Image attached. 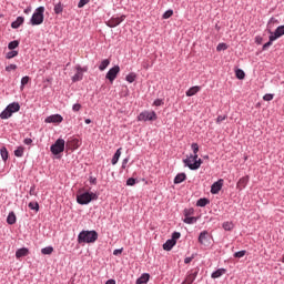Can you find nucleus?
Returning <instances> with one entry per match:
<instances>
[{
  "label": "nucleus",
  "mask_w": 284,
  "mask_h": 284,
  "mask_svg": "<svg viewBox=\"0 0 284 284\" xmlns=\"http://www.w3.org/2000/svg\"><path fill=\"white\" fill-rule=\"evenodd\" d=\"M12 70H17V64H9L6 67V72H12Z\"/></svg>",
  "instance_id": "51"
},
{
  "label": "nucleus",
  "mask_w": 284,
  "mask_h": 284,
  "mask_svg": "<svg viewBox=\"0 0 284 284\" xmlns=\"http://www.w3.org/2000/svg\"><path fill=\"white\" fill-rule=\"evenodd\" d=\"M223 190V179L217 180L211 185V194H219Z\"/></svg>",
  "instance_id": "13"
},
{
  "label": "nucleus",
  "mask_w": 284,
  "mask_h": 284,
  "mask_svg": "<svg viewBox=\"0 0 284 284\" xmlns=\"http://www.w3.org/2000/svg\"><path fill=\"white\" fill-rule=\"evenodd\" d=\"M18 45H19V40H13V41L9 42L8 49L9 50H17Z\"/></svg>",
  "instance_id": "38"
},
{
  "label": "nucleus",
  "mask_w": 284,
  "mask_h": 284,
  "mask_svg": "<svg viewBox=\"0 0 284 284\" xmlns=\"http://www.w3.org/2000/svg\"><path fill=\"white\" fill-rule=\"evenodd\" d=\"M179 239H181V233L180 232H173L171 241H179Z\"/></svg>",
  "instance_id": "48"
},
{
  "label": "nucleus",
  "mask_w": 284,
  "mask_h": 284,
  "mask_svg": "<svg viewBox=\"0 0 284 284\" xmlns=\"http://www.w3.org/2000/svg\"><path fill=\"white\" fill-rule=\"evenodd\" d=\"M205 205H210V199L207 197H201L196 201L197 207H205Z\"/></svg>",
  "instance_id": "23"
},
{
  "label": "nucleus",
  "mask_w": 284,
  "mask_h": 284,
  "mask_svg": "<svg viewBox=\"0 0 284 284\" xmlns=\"http://www.w3.org/2000/svg\"><path fill=\"white\" fill-rule=\"evenodd\" d=\"M183 163L186 168H189V170H192V171H196L201 168V165H203V160L197 158V160H195L193 163H192V160L190 159H184L183 160Z\"/></svg>",
  "instance_id": "6"
},
{
  "label": "nucleus",
  "mask_w": 284,
  "mask_h": 284,
  "mask_svg": "<svg viewBox=\"0 0 284 284\" xmlns=\"http://www.w3.org/2000/svg\"><path fill=\"white\" fill-rule=\"evenodd\" d=\"M72 83H77L78 81H83V73L81 71H78L72 78Z\"/></svg>",
  "instance_id": "27"
},
{
  "label": "nucleus",
  "mask_w": 284,
  "mask_h": 284,
  "mask_svg": "<svg viewBox=\"0 0 284 284\" xmlns=\"http://www.w3.org/2000/svg\"><path fill=\"white\" fill-rule=\"evenodd\" d=\"M150 281V275L149 273H143L136 281L135 284H148Z\"/></svg>",
  "instance_id": "19"
},
{
  "label": "nucleus",
  "mask_w": 284,
  "mask_h": 284,
  "mask_svg": "<svg viewBox=\"0 0 284 284\" xmlns=\"http://www.w3.org/2000/svg\"><path fill=\"white\" fill-rule=\"evenodd\" d=\"M268 32L273 36V38L271 39L276 41V39H281V37L284 36V24L277 27L274 32H272V30H270Z\"/></svg>",
  "instance_id": "14"
},
{
  "label": "nucleus",
  "mask_w": 284,
  "mask_h": 284,
  "mask_svg": "<svg viewBox=\"0 0 284 284\" xmlns=\"http://www.w3.org/2000/svg\"><path fill=\"white\" fill-rule=\"evenodd\" d=\"M236 79H240V81H243L245 79V71L242 69H236L235 71Z\"/></svg>",
  "instance_id": "32"
},
{
  "label": "nucleus",
  "mask_w": 284,
  "mask_h": 284,
  "mask_svg": "<svg viewBox=\"0 0 284 284\" xmlns=\"http://www.w3.org/2000/svg\"><path fill=\"white\" fill-rule=\"evenodd\" d=\"M108 65H110V60H109V59H104V60L100 63L99 70H100L101 72H103V70H105V69L108 68Z\"/></svg>",
  "instance_id": "31"
},
{
  "label": "nucleus",
  "mask_w": 284,
  "mask_h": 284,
  "mask_svg": "<svg viewBox=\"0 0 284 284\" xmlns=\"http://www.w3.org/2000/svg\"><path fill=\"white\" fill-rule=\"evenodd\" d=\"M173 14H174V10L169 9V10H166V11L163 13L162 18H163V19H170V17H172Z\"/></svg>",
  "instance_id": "43"
},
{
  "label": "nucleus",
  "mask_w": 284,
  "mask_h": 284,
  "mask_svg": "<svg viewBox=\"0 0 284 284\" xmlns=\"http://www.w3.org/2000/svg\"><path fill=\"white\" fill-rule=\"evenodd\" d=\"M30 196H37V186L32 185L29 191Z\"/></svg>",
  "instance_id": "49"
},
{
  "label": "nucleus",
  "mask_w": 284,
  "mask_h": 284,
  "mask_svg": "<svg viewBox=\"0 0 284 284\" xmlns=\"http://www.w3.org/2000/svg\"><path fill=\"white\" fill-rule=\"evenodd\" d=\"M174 245H176V241L170 239L163 244V250L165 252H172V247H174Z\"/></svg>",
  "instance_id": "18"
},
{
  "label": "nucleus",
  "mask_w": 284,
  "mask_h": 284,
  "mask_svg": "<svg viewBox=\"0 0 284 284\" xmlns=\"http://www.w3.org/2000/svg\"><path fill=\"white\" fill-rule=\"evenodd\" d=\"M216 50H217V52H221L223 50H227V43H225V42L219 43L217 47H216Z\"/></svg>",
  "instance_id": "44"
},
{
  "label": "nucleus",
  "mask_w": 284,
  "mask_h": 284,
  "mask_svg": "<svg viewBox=\"0 0 284 284\" xmlns=\"http://www.w3.org/2000/svg\"><path fill=\"white\" fill-rule=\"evenodd\" d=\"M98 200H99V194L90 191H85L77 195V203H79V205H89V203H92V201H98Z\"/></svg>",
  "instance_id": "2"
},
{
  "label": "nucleus",
  "mask_w": 284,
  "mask_h": 284,
  "mask_svg": "<svg viewBox=\"0 0 284 284\" xmlns=\"http://www.w3.org/2000/svg\"><path fill=\"white\" fill-rule=\"evenodd\" d=\"M186 159H192V161L195 162L196 160H199V153H193V155L191 154L190 158Z\"/></svg>",
  "instance_id": "59"
},
{
  "label": "nucleus",
  "mask_w": 284,
  "mask_h": 284,
  "mask_svg": "<svg viewBox=\"0 0 284 284\" xmlns=\"http://www.w3.org/2000/svg\"><path fill=\"white\" fill-rule=\"evenodd\" d=\"M21 110V104L19 102H12L6 106V109L0 113V119L7 120L10 119L14 113Z\"/></svg>",
  "instance_id": "3"
},
{
  "label": "nucleus",
  "mask_w": 284,
  "mask_h": 284,
  "mask_svg": "<svg viewBox=\"0 0 284 284\" xmlns=\"http://www.w3.org/2000/svg\"><path fill=\"white\" fill-rule=\"evenodd\" d=\"M119 72H121V67L114 65L106 72L105 79H108L110 83H114V80L119 77Z\"/></svg>",
  "instance_id": "7"
},
{
  "label": "nucleus",
  "mask_w": 284,
  "mask_h": 284,
  "mask_svg": "<svg viewBox=\"0 0 284 284\" xmlns=\"http://www.w3.org/2000/svg\"><path fill=\"white\" fill-rule=\"evenodd\" d=\"M23 143H24V145H32V139L26 138V139L23 140Z\"/></svg>",
  "instance_id": "61"
},
{
  "label": "nucleus",
  "mask_w": 284,
  "mask_h": 284,
  "mask_svg": "<svg viewBox=\"0 0 284 284\" xmlns=\"http://www.w3.org/2000/svg\"><path fill=\"white\" fill-rule=\"evenodd\" d=\"M196 221H199V217L189 216V217L183 220V223H186V225H194V223H196Z\"/></svg>",
  "instance_id": "26"
},
{
  "label": "nucleus",
  "mask_w": 284,
  "mask_h": 284,
  "mask_svg": "<svg viewBox=\"0 0 284 284\" xmlns=\"http://www.w3.org/2000/svg\"><path fill=\"white\" fill-rule=\"evenodd\" d=\"M125 21V14H122L119 18H111L109 21H106L108 28H116V26H121Z\"/></svg>",
  "instance_id": "10"
},
{
  "label": "nucleus",
  "mask_w": 284,
  "mask_h": 284,
  "mask_svg": "<svg viewBox=\"0 0 284 284\" xmlns=\"http://www.w3.org/2000/svg\"><path fill=\"white\" fill-rule=\"evenodd\" d=\"M7 223L8 225H14V223H17V215L14 214V212L9 213L7 217Z\"/></svg>",
  "instance_id": "25"
},
{
  "label": "nucleus",
  "mask_w": 284,
  "mask_h": 284,
  "mask_svg": "<svg viewBox=\"0 0 284 284\" xmlns=\"http://www.w3.org/2000/svg\"><path fill=\"white\" fill-rule=\"evenodd\" d=\"M184 216L185 219L189 217V216H192L194 214V209H184Z\"/></svg>",
  "instance_id": "45"
},
{
  "label": "nucleus",
  "mask_w": 284,
  "mask_h": 284,
  "mask_svg": "<svg viewBox=\"0 0 284 284\" xmlns=\"http://www.w3.org/2000/svg\"><path fill=\"white\" fill-rule=\"evenodd\" d=\"M105 284H116V281L115 280H108L106 282H105Z\"/></svg>",
  "instance_id": "64"
},
{
  "label": "nucleus",
  "mask_w": 284,
  "mask_h": 284,
  "mask_svg": "<svg viewBox=\"0 0 284 284\" xmlns=\"http://www.w3.org/2000/svg\"><path fill=\"white\" fill-rule=\"evenodd\" d=\"M272 99H274V94H272V93H266V94L263 97V100H264V101H272Z\"/></svg>",
  "instance_id": "52"
},
{
  "label": "nucleus",
  "mask_w": 284,
  "mask_h": 284,
  "mask_svg": "<svg viewBox=\"0 0 284 284\" xmlns=\"http://www.w3.org/2000/svg\"><path fill=\"white\" fill-rule=\"evenodd\" d=\"M125 81H128V83H134L136 81V73L131 72L125 77Z\"/></svg>",
  "instance_id": "29"
},
{
  "label": "nucleus",
  "mask_w": 284,
  "mask_h": 284,
  "mask_svg": "<svg viewBox=\"0 0 284 284\" xmlns=\"http://www.w3.org/2000/svg\"><path fill=\"white\" fill-rule=\"evenodd\" d=\"M28 207H30L31 210H34V212H39V202H30L28 204Z\"/></svg>",
  "instance_id": "40"
},
{
  "label": "nucleus",
  "mask_w": 284,
  "mask_h": 284,
  "mask_svg": "<svg viewBox=\"0 0 284 284\" xmlns=\"http://www.w3.org/2000/svg\"><path fill=\"white\" fill-rule=\"evenodd\" d=\"M71 150H77V149H79V139H77V138H74V139H72L71 140Z\"/></svg>",
  "instance_id": "41"
},
{
  "label": "nucleus",
  "mask_w": 284,
  "mask_h": 284,
  "mask_svg": "<svg viewBox=\"0 0 284 284\" xmlns=\"http://www.w3.org/2000/svg\"><path fill=\"white\" fill-rule=\"evenodd\" d=\"M90 0H80L79 3H78V8H84L85 6H88V2Z\"/></svg>",
  "instance_id": "53"
},
{
  "label": "nucleus",
  "mask_w": 284,
  "mask_h": 284,
  "mask_svg": "<svg viewBox=\"0 0 284 284\" xmlns=\"http://www.w3.org/2000/svg\"><path fill=\"white\" fill-rule=\"evenodd\" d=\"M72 110H73V112H79L81 110V104L80 103L73 104Z\"/></svg>",
  "instance_id": "55"
},
{
  "label": "nucleus",
  "mask_w": 284,
  "mask_h": 284,
  "mask_svg": "<svg viewBox=\"0 0 284 284\" xmlns=\"http://www.w3.org/2000/svg\"><path fill=\"white\" fill-rule=\"evenodd\" d=\"M121 148H119L116 151H115V153H114V155H113V158H112V160H111V163H112V165H116L118 163H119V159H121Z\"/></svg>",
  "instance_id": "22"
},
{
  "label": "nucleus",
  "mask_w": 284,
  "mask_h": 284,
  "mask_svg": "<svg viewBox=\"0 0 284 284\" xmlns=\"http://www.w3.org/2000/svg\"><path fill=\"white\" fill-rule=\"evenodd\" d=\"M51 154H54V156H58V154H61V152H64L65 150V140L58 139L51 146Z\"/></svg>",
  "instance_id": "5"
},
{
  "label": "nucleus",
  "mask_w": 284,
  "mask_h": 284,
  "mask_svg": "<svg viewBox=\"0 0 284 284\" xmlns=\"http://www.w3.org/2000/svg\"><path fill=\"white\" fill-rule=\"evenodd\" d=\"M130 161V158H126L122 161V170H125L128 162Z\"/></svg>",
  "instance_id": "62"
},
{
  "label": "nucleus",
  "mask_w": 284,
  "mask_h": 284,
  "mask_svg": "<svg viewBox=\"0 0 284 284\" xmlns=\"http://www.w3.org/2000/svg\"><path fill=\"white\" fill-rule=\"evenodd\" d=\"M138 121H156V112L144 111L138 115Z\"/></svg>",
  "instance_id": "8"
},
{
  "label": "nucleus",
  "mask_w": 284,
  "mask_h": 284,
  "mask_svg": "<svg viewBox=\"0 0 284 284\" xmlns=\"http://www.w3.org/2000/svg\"><path fill=\"white\" fill-rule=\"evenodd\" d=\"M272 38H273V36L271 34V36L268 37V41L263 44L262 50L265 51V50H267V48L272 47V43H274V41H276V40H272Z\"/></svg>",
  "instance_id": "37"
},
{
  "label": "nucleus",
  "mask_w": 284,
  "mask_h": 284,
  "mask_svg": "<svg viewBox=\"0 0 284 284\" xmlns=\"http://www.w3.org/2000/svg\"><path fill=\"white\" fill-rule=\"evenodd\" d=\"M24 150L26 149L23 146H18V150L14 151V156H18V158L23 156Z\"/></svg>",
  "instance_id": "39"
},
{
  "label": "nucleus",
  "mask_w": 284,
  "mask_h": 284,
  "mask_svg": "<svg viewBox=\"0 0 284 284\" xmlns=\"http://www.w3.org/2000/svg\"><path fill=\"white\" fill-rule=\"evenodd\" d=\"M97 241H99V233L95 230H83L78 234L79 245H82V243H97Z\"/></svg>",
  "instance_id": "1"
},
{
  "label": "nucleus",
  "mask_w": 284,
  "mask_h": 284,
  "mask_svg": "<svg viewBox=\"0 0 284 284\" xmlns=\"http://www.w3.org/2000/svg\"><path fill=\"white\" fill-rule=\"evenodd\" d=\"M24 21H26V18H23V17H18L17 19H16V21H13L12 23H11V28L13 29V30H19V28H21V26H23V23H24Z\"/></svg>",
  "instance_id": "17"
},
{
  "label": "nucleus",
  "mask_w": 284,
  "mask_h": 284,
  "mask_svg": "<svg viewBox=\"0 0 284 284\" xmlns=\"http://www.w3.org/2000/svg\"><path fill=\"white\" fill-rule=\"evenodd\" d=\"M196 276H199V267L194 268L189 273L182 284H192L196 281Z\"/></svg>",
  "instance_id": "11"
},
{
  "label": "nucleus",
  "mask_w": 284,
  "mask_h": 284,
  "mask_svg": "<svg viewBox=\"0 0 284 284\" xmlns=\"http://www.w3.org/2000/svg\"><path fill=\"white\" fill-rule=\"evenodd\" d=\"M250 182V176H243L239 180L236 187L237 190H245V187L247 186V183Z\"/></svg>",
  "instance_id": "15"
},
{
  "label": "nucleus",
  "mask_w": 284,
  "mask_h": 284,
  "mask_svg": "<svg viewBox=\"0 0 284 284\" xmlns=\"http://www.w3.org/2000/svg\"><path fill=\"white\" fill-rule=\"evenodd\" d=\"M44 12L45 7H38L30 19L31 26H41V23H43Z\"/></svg>",
  "instance_id": "4"
},
{
  "label": "nucleus",
  "mask_w": 284,
  "mask_h": 284,
  "mask_svg": "<svg viewBox=\"0 0 284 284\" xmlns=\"http://www.w3.org/2000/svg\"><path fill=\"white\" fill-rule=\"evenodd\" d=\"M52 252H54V247L52 246H47L41 250V254H44V255H50L52 254Z\"/></svg>",
  "instance_id": "35"
},
{
  "label": "nucleus",
  "mask_w": 284,
  "mask_h": 284,
  "mask_svg": "<svg viewBox=\"0 0 284 284\" xmlns=\"http://www.w3.org/2000/svg\"><path fill=\"white\" fill-rule=\"evenodd\" d=\"M223 230H225V232H232V230H234V223L232 222H224L222 224Z\"/></svg>",
  "instance_id": "28"
},
{
  "label": "nucleus",
  "mask_w": 284,
  "mask_h": 284,
  "mask_svg": "<svg viewBox=\"0 0 284 284\" xmlns=\"http://www.w3.org/2000/svg\"><path fill=\"white\" fill-rule=\"evenodd\" d=\"M75 70H77V72H81V73L88 72V67L77 65Z\"/></svg>",
  "instance_id": "50"
},
{
  "label": "nucleus",
  "mask_w": 284,
  "mask_h": 284,
  "mask_svg": "<svg viewBox=\"0 0 284 284\" xmlns=\"http://www.w3.org/2000/svg\"><path fill=\"white\" fill-rule=\"evenodd\" d=\"M201 91V87H192L186 91V97H194Z\"/></svg>",
  "instance_id": "24"
},
{
  "label": "nucleus",
  "mask_w": 284,
  "mask_h": 284,
  "mask_svg": "<svg viewBox=\"0 0 284 284\" xmlns=\"http://www.w3.org/2000/svg\"><path fill=\"white\" fill-rule=\"evenodd\" d=\"M119 254H123V248H116L113 251V256H119Z\"/></svg>",
  "instance_id": "58"
},
{
  "label": "nucleus",
  "mask_w": 284,
  "mask_h": 284,
  "mask_svg": "<svg viewBox=\"0 0 284 284\" xmlns=\"http://www.w3.org/2000/svg\"><path fill=\"white\" fill-rule=\"evenodd\" d=\"M90 183L92 184V185H97V178H94V176H90Z\"/></svg>",
  "instance_id": "63"
},
{
  "label": "nucleus",
  "mask_w": 284,
  "mask_h": 284,
  "mask_svg": "<svg viewBox=\"0 0 284 284\" xmlns=\"http://www.w3.org/2000/svg\"><path fill=\"white\" fill-rule=\"evenodd\" d=\"M44 123H63V115L57 113L44 119Z\"/></svg>",
  "instance_id": "12"
},
{
  "label": "nucleus",
  "mask_w": 284,
  "mask_h": 284,
  "mask_svg": "<svg viewBox=\"0 0 284 284\" xmlns=\"http://www.w3.org/2000/svg\"><path fill=\"white\" fill-rule=\"evenodd\" d=\"M187 179V175L185 173H179L175 175L173 183L175 185H179L180 183H183Z\"/></svg>",
  "instance_id": "20"
},
{
  "label": "nucleus",
  "mask_w": 284,
  "mask_h": 284,
  "mask_svg": "<svg viewBox=\"0 0 284 284\" xmlns=\"http://www.w3.org/2000/svg\"><path fill=\"white\" fill-rule=\"evenodd\" d=\"M199 243L201 245H204L205 247H210L212 242H210V233L207 231H202L197 239Z\"/></svg>",
  "instance_id": "9"
},
{
  "label": "nucleus",
  "mask_w": 284,
  "mask_h": 284,
  "mask_svg": "<svg viewBox=\"0 0 284 284\" xmlns=\"http://www.w3.org/2000/svg\"><path fill=\"white\" fill-rule=\"evenodd\" d=\"M28 83H30V77H28V75L22 77L20 89L23 90V88H26V85H28Z\"/></svg>",
  "instance_id": "34"
},
{
  "label": "nucleus",
  "mask_w": 284,
  "mask_h": 284,
  "mask_svg": "<svg viewBox=\"0 0 284 284\" xmlns=\"http://www.w3.org/2000/svg\"><path fill=\"white\" fill-rule=\"evenodd\" d=\"M225 119H227V115H219L217 118H216V123H223V121H225Z\"/></svg>",
  "instance_id": "54"
},
{
  "label": "nucleus",
  "mask_w": 284,
  "mask_h": 284,
  "mask_svg": "<svg viewBox=\"0 0 284 284\" xmlns=\"http://www.w3.org/2000/svg\"><path fill=\"white\" fill-rule=\"evenodd\" d=\"M225 272H227V270H225V268H217L216 271H214L211 274V277L212 278H221V276H223V274H225Z\"/></svg>",
  "instance_id": "21"
},
{
  "label": "nucleus",
  "mask_w": 284,
  "mask_h": 284,
  "mask_svg": "<svg viewBox=\"0 0 284 284\" xmlns=\"http://www.w3.org/2000/svg\"><path fill=\"white\" fill-rule=\"evenodd\" d=\"M30 254V248L21 247L16 251V258H23V256H28Z\"/></svg>",
  "instance_id": "16"
},
{
  "label": "nucleus",
  "mask_w": 284,
  "mask_h": 284,
  "mask_svg": "<svg viewBox=\"0 0 284 284\" xmlns=\"http://www.w3.org/2000/svg\"><path fill=\"white\" fill-rule=\"evenodd\" d=\"M153 104H154L156 108H159V106L163 105V100H162V99H156V100H154Z\"/></svg>",
  "instance_id": "56"
},
{
  "label": "nucleus",
  "mask_w": 284,
  "mask_h": 284,
  "mask_svg": "<svg viewBox=\"0 0 284 284\" xmlns=\"http://www.w3.org/2000/svg\"><path fill=\"white\" fill-rule=\"evenodd\" d=\"M126 185H129V186L136 185V179H134V178H129V179L126 180Z\"/></svg>",
  "instance_id": "47"
},
{
  "label": "nucleus",
  "mask_w": 284,
  "mask_h": 284,
  "mask_svg": "<svg viewBox=\"0 0 284 284\" xmlns=\"http://www.w3.org/2000/svg\"><path fill=\"white\" fill-rule=\"evenodd\" d=\"M245 254H247V251H245V250L235 252L234 258H243V256H245Z\"/></svg>",
  "instance_id": "42"
},
{
  "label": "nucleus",
  "mask_w": 284,
  "mask_h": 284,
  "mask_svg": "<svg viewBox=\"0 0 284 284\" xmlns=\"http://www.w3.org/2000/svg\"><path fill=\"white\" fill-rule=\"evenodd\" d=\"M53 10L55 14H61V12H63V4L61 2H58L57 4H54Z\"/></svg>",
  "instance_id": "33"
},
{
  "label": "nucleus",
  "mask_w": 284,
  "mask_h": 284,
  "mask_svg": "<svg viewBox=\"0 0 284 284\" xmlns=\"http://www.w3.org/2000/svg\"><path fill=\"white\" fill-rule=\"evenodd\" d=\"M14 57H19V51L11 50L6 54V59H14Z\"/></svg>",
  "instance_id": "36"
},
{
  "label": "nucleus",
  "mask_w": 284,
  "mask_h": 284,
  "mask_svg": "<svg viewBox=\"0 0 284 284\" xmlns=\"http://www.w3.org/2000/svg\"><path fill=\"white\" fill-rule=\"evenodd\" d=\"M0 154H1L2 161H8L9 153H8V149L6 146H2L0 149Z\"/></svg>",
  "instance_id": "30"
},
{
  "label": "nucleus",
  "mask_w": 284,
  "mask_h": 284,
  "mask_svg": "<svg viewBox=\"0 0 284 284\" xmlns=\"http://www.w3.org/2000/svg\"><path fill=\"white\" fill-rule=\"evenodd\" d=\"M191 150H193V154H199V143L196 142L192 143Z\"/></svg>",
  "instance_id": "46"
},
{
  "label": "nucleus",
  "mask_w": 284,
  "mask_h": 284,
  "mask_svg": "<svg viewBox=\"0 0 284 284\" xmlns=\"http://www.w3.org/2000/svg\"><path fill=\"white\" fill-rule=\"evenodd\" d=\"M191 261H194V255L184 258L185 265H190V262H191Z\"/></svg>",
  "instance_id": "57"
},
{
  "label": "nucleus",
  "mask_w": 284,
  "mask_h": 284,
  "mask_svg": "<svg viewBox=\"0 0 284 284\" xmlns=\"http://www.w3.org/2000/svg\"><path fill=\"white\" fill-rule=\"evenodd\" d=\"M255 43H257V45H261V43H263V38L260 36L255 37Z\"/></svg>",
  "instance_id": "60"
}]
</instances>
